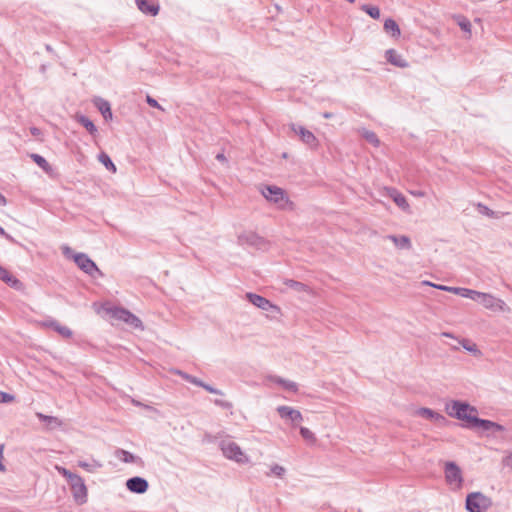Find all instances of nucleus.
Segmentation results:
<instances>
[{
	"instance_id": "nucleus-61",
	"label": "nucleus",
	"mask_w": 512,
	"mask_h": 512,
	"mask_svg": "<svg viewBox=\"0 0 512 512\" xmlns=\"http://www.w3.org/2000/svg\"><path fill=\"white\" fill-rule=\"evenodd\" d=\"M442 336H444V337H451V338L453 337L452 334L448 333V332H443Z\"/></svg>"
},
{
	"instance_id": "nucleus-9",
	"label": "nucleus",
	"mask_w": 512,
	"mask_h": 512,
	"mask_svg": "<svg viewBox=\"0 0 512 512\" xmlns=\"http://www.w3.org/2000/svg\"><path fill=\"white\" fill-rule=\"evenodd\" d=\"M247 300L253 304L254 306L264 310V311H273L279 312L280 309L278 306L272 304L268 299L262 297L261 295L255 293H247Z\"/></svg>"
},
{
	"instance_id": "nucleus-35",
	"label": "nucleus",
	"mask_w": 512,
	"mask_h": 512,
	"mask_svg": "<svg viewBox=\"0 0 512 512\" xmlns=\"http://www.w3.org/2000/svg\"><path fill=\"white\" fill-rule=\"evenodd\" d=\"M125 323L129 324L133 328L143 329L142 321L131 312L129 313L128 317L126 318Z\"/></svg>"
},
{
	"instance_id": "nucleus-46",
	"label": "nucleus",
	"mask_w": 512,
	"mask_h": 512,
	"mask_svg": "<svg viewBox=\"0 0 512 512\" xmlns=\"http://www.w3.org/2000/svg\"><path fill=\"white\" fill-rule=\"evenodd\" d=\"M185 380L199 387L200 385H203V381L192 375H185Z\"/></svg>"
},
{
	"instance_id": "nucleus-38",
	"label": "nucleus",
	"mask_w": 512,
	"mask_h": 512,
	"mask_svg": "<svg viewBox=\"0 0 512 512\" xmlns=\"http://www.w3.org/2000/svg\"><path fill=\"white\" fill-rule=\"evenodd\" d=\"M423 284L424 285H429V286H432L434 288H437L439 290H442V291H447V292H450V293H453V290H454V287H450V286H445V285H438V284H433L429 281H423Z\"/></svg>"
},
{
	"instance_id": "nucleus-37",
	"label": "nucleus",
	"mask_w": 512,
	"mask_h": 512,
	"mask_svg": "<svg viewBox=\"0 0 512 512\" xmlns=\"http://www.w3.org/2000/svg\"><path fill=\"white\" fill-rule=\"evenodd\" d=\"M55 469L58 471V473H60L63 477L66 478L67 482H70L77 475L59 465H56Z\"/></svg>"
},
{
	"instance_id": "nucleus-21",
	"label": "nucleus",
	"mask_w": 512,
	"mask_h": 512,
	"mask_svg": "<svg viewBox=\"0 0 512 512\" xmlns=\"http://www.w3.org/2000/svg\"><path fill=\"white\" fill-rule=\"evenodd\" d=\"M388 239L391 240L394 245L400 249H410L411 248V241L410 238L402 235V236H396V235H389Z\"/></svg>"
},
{
	"instance_id": "nucleus-16",
	"label": "nucleus",
	"mask_w": 512,
	"mask_h": 512,
	"mask_svg": "<svg viewBox=\"0 0 512 512\" xmlns=\"http://www.w3.org/2000/svg\"><path fill=\"white\" fill-rule=\"evenodd\" d=\"M387 194L393 199L395 204L404 211L409 210V204L404 195L398 192L395 188H388Z\"/></svg>"
},
{
	"instance_id": "nucleus-49",
	"label": "nucleus",
	"mask_w": 512,
	"mask_h": 512,
	"mask_svg": "<svg viewBox=\"0 0 512 512\" xmlns=\"http://www.w3.org/2000/svg\"><path fill=\"white\" fill-rule=\"evenodd\" d=\"M458 24L462 30L470 32L471 24L467 19H462Z\"/></svg>"
},
{
	"instance_id": "nucleus-48",
	"label": "nucleus",
	"mask_w": 512,
	"mask_h": 512,
	"mask_svg": "<svg viewBox=\"0 0 512 512\" xmlns=\"http://www.w3.org/2000/svg\"><path fill=\"white\" fill-rule=\"evenodd\" d=\"M481 293L482 292L470 289V293L467 294L466 298L472 299L474 301H479Z\"/></svg>"
},
{
	"instance_id": "nucleus-42",
	"label": "nucleus",
	"mask_w": 512,
	"mask_h": 512,
	"mask_svg": "<svg viewBox=\"0 0 512 512\" xmlns=\"http://www.w3.org/2000/svg\"><path fill=\"white\" fill-rule=\"evenodd\" d=\"M470 293V289L462 287H454L453 294L459 295L466 298L467 294Z\"/></svg>"
},
{
	"instance_id": "nucleus-13",
	"label": "nucleus",
	"mask_w": 512,
	"mask_h": 512,
	"mask_svg": "<svg viewBox=\"0 0 512 512\" xmlns=\"http://www.w3.org/2000/svg\"><path fill=\"white\" fill-rule=\"evenodd\" d=\"M127 489L133 493L142 494L148 489V482L142 477H132L126 482Z\"/></svg>"
},
{
	"instance_id": "nucleus-18",
	"label": "nucleus",
	"mask_w": 512,
	"mask_h": 512,
	"mask_svg": "<svg viewBox=\"0 0 512 512\" xmlns=\"http://www.w3.org/2000/svg\"><path fill=\"white\" fill-rule=\"evenodd\" d=\"M44 325L52 328L64 338H70L72 336V331L68 327L61 325L55 320L47 321Z\"/></svg>"
},
{
	"instance_id": "nucleus-44",
	"label": "nucleus",
	"mask_w": 512,
	"mask_h": 512,
	"mask_svg": "<svg viewBox=\"0 0 512 512\" xmlns=\"http://www.w3.org/2000/svg\"><path fill=\"white\" fill-rule=\"evenodd\" d=\"M478 208H479L480 213H482L488 217L494 216V212L491 209H489L487 206L478 204Z\"/></svg>"
},
{
	"instance_id": "nucleus-60",
	"label": "nucleus",
	"mask_w": 512,
	"mask_h": 512,
	"mask_svg": "<svg viewBox=\"0 0 512 512\" xmlns=\"http://www.w3.org/2000/svg\"><path fill=\"white\" fill-rule=\"evenodd\" d=\"M3 450H4V445L1 444L0 445V459L3 457Z\"/></svg>"
},
{
	"instance_id": "nucleus-45",
	"label": "nucleus",
	"mask_w": 512,
	"mask_h": 512,
	"mask_svg": "<svg viewBox=\"0 0 512 512\" xmlns=\"http://www.w3.org/2000/svg\"><path fill=\"white\" fill-rule=\"evenodd\" d=\"M200 387L204 388L206 391H208L209 393H212V394H217V395L223 394L220 390H218L204 382H203V385H200Z\"/></svg>"
},
{
	"instance_id": "nucleus-15",
	"label": "nucleus",
	"mask_w": 512,
	"mask_h": 512,
	"mask_svg": "<svg viewBox=\"0 0 512 512\" xmlns=\"http://www.w3.org/2000/svg\"><path fill=\"white\" fill-rule=\"evenodd\" d=\"M386 60L392 65L400 68L408 67L407 61L394 49L386 51Z\"/></svg>"
},
{
	"instance_id": "nucleus-12",
	"label": "nucleus",
	"mask_w": 512,
	"mask_h": 512,
	"mask_svg": "<svg viewBox=\"0 0 512 512\" xmlns=\"http://www.w3.org/2000/svg\"><path fill=\"white\" fill-rule=\"evenodd\" d=\"M277 412L281 418L290 420L293 425H296L303 420L301 412L290 406H279L277 408Z\"/></svg>"
},
{
	"instance_id": "nucleus-24",
	"label": "nucleus",
	"mask_w": 512,
	"mask_h": 512,
	"mask_svg": "<svg viewBox=\"0 0 512 512\" xmlns=\"http://www.w3.org/2000/svg\"><path fill=\"white\" fill-rule=\"evenodd\" d=\"M78 466L82 469L86 470L87 472L94 473L98 469H100L103 465L100 461L93 459L91 462L87 461H78Z\"/></svg>"
},
{
	"instance_id": "nucleus-23",
	"label": "nucleus",
	"mask_w": 512,
	"mask_h": 512,
	"mask_svg": "<svg viewBox=\"0 0 512 512\" xmlns=\"http://www.w3.org/2000/svg\"><path fill=\"white\" fill-rule=\"evenodd\" d=\"M115 456L117 459L125 463H135L138 460L137 456L124 449H117L115 451Z\"/></svg>"
},
{
	"instance_id": "nucleus-34",
	"label": "nucleus",
	"mask_w": 512,
	"mask_h": 512,
	"mask_svg": "<svg viewBox=\"0 0 512 512\" xmlns=\"http://www.w3.org/2000/svg\"><path fill=\"white\" fill-rule=\"evenodd\" d=\"M361 9L373 19H378L380 17V10L376 6L363 5Z\"/></svg>"
},
{
	"instance_id": "nucleus-36",
	"label": "nucleus",
	"mask_w": 512,
	"mask_h": 512,
	"mask_svg": "<svg viewBox=\"0 0 512 512\" xmlns=\"http://www.w3.org/2000/svg\"><path fill=\"white\" fill-rule=\"evenodd\" d=\"M300 434L307 442L314 443L316 441L314 433L306 427L300 428Z\"/></svg>"
},
{
	"instance_id": "nucleus-8",
	"label": "nucleus",
	"mask_w": 512,
	"mask_h": 512,
	"mask_svg": "<svg viewBox=\"0 0 512 512\" xmlns=\"http://www.w3.org/2000/svg\"><path fill=\"white\" fill-rule=\"evenodd\" d=\"M74 262L77 266L86 274L90 276H94L95 273L102 274L98 269L94 261H92L86 254L84 253H76L72 255Z\"/></svg>"
},
{
	"instance_id": "nucleus-5",
	"label": "nucleus",
	"mask_w": 512,
	"mask_h": 512,
	"mask_svg": "<svg viewBox=\"0 0 512 512\" xmlns=\"http://www.w3.org/2000/svg\"><path fill=\"white\" fill-rule=\"evenodd\" d=\"M238 243L242 246H250L258 250H266L269 246L266 239L253 231H245L239 234Z\"/></svg>"
},
{
	"instance_id": "nucleus-39",
	"label": "nucleus",
	"mask_w": 512,
	"mask_h": 512,
	"mask_svg": "<svg viewBox=\"0 0 512 512\" xmlns=\"http://www.w3.org/2000/svg\"><path fill=\"white\" fill-rule=\"evenodd\" d=\"M14 400V395L0 391V403H11Z\"/></svg>"
},
{
	"instance_id": "nucleus-51",
	"label": "nucleus",
	"mask_w": 512,
	"mask_h": 512,
	"mask_svg": "<svg viewBox=\"0 0 512 512\" xmlns=\"http://www.w3.org/2000/svg\"><path fill=\"white\" fill-rule=\"evenodd\" d=\"M30 132L33 136H39L41 134V130L37 127H31Z\"/></svg>"
},
{
	"instance_id": "nucleus-57",
	"label": "nucleus",
	"mask_w": 512,
	"mask_h": 512,
	"mask_svg": "<svg viewBox=\"0 0 512 512\" xmlns=\"http://www.w3.org/2000/svg\"><path fill=\"white\" fill-rule=\"evenodd\" d=\"M332 116H333V114H332V113H330V112H324V113H323V117H324V118H326V119H329V118H331Z\"/></svg>"
},
{
	"instance_id": "nucleus-27",
	"label": "nucleus",
	"mask_w": 512,
	"mask_h": 512,
	"mask_svg": "<svg viewBox=\"0 0 512 512\" xmlns=\"http://www.w3.org/2000/svg\"><path fill=\"white\" fill-rule=\"evenodd\" d=\"M359 132H360L361 136L363 138H365V140L368 141L370 144H372L375 147L379 146L380 141H379L377 135L373 131L363 128V129L359 130Z\"/></svg>"
},
{
	"instance_id": "nucleus-22",
	"label": "nucleus",
	"mask_w": 512,
	"mask_h": 512,
	"mask_svg": "<svg viewBox=\"0 0 512 512\" xmlns=\"http://www.w3.org/2000/svg\"><path fill=\"white\" fill-rule=\"evenodd\" d=\"M284 284L296 292H306V293L312 292V290L310 289L309 286H307L306 284L299 282V281L287 279L284 281Z\"/></svg>"
},
{
	"instance_id": "nucleus-14",
	"label": "nucleus",
	"mask_w": 512,
	"mask_h": 512,
	"mask_svg": "<svg viewBox=\"0 0 512 512\" xmlns=\"http://www.w3.org/2000/svg\"><path fill=\"white\" fill-rule=\"evenodd\" d=\"M0 279L14 289H21L22 283L6 268L0 265Z\"/></svg>"
},
{
	"instance_id": "nucleus-28",
	"label": "nucleus",
	"mask_w": 512,
	"mask_h": 512,
	"mask_svg": "<svg viewBox=\"0 0 512 512\" xmlns=\"http://www.w3.org/2000/svg\"><path fill=\"white\" fill-rule=\"evenodd\" d=\"M478 427L484 431H490L491 427H497V423L490 421V420L480 419V418L476 417V419H474L473 428H478Z\"/></svg>"
},
{
	"instance_id": "nucleus-4",
	"label": "nucleus",
	"mask_w": 512,
	"mask_h": 512,
	"mask_svg": "<svg viewBox=\"0 0 512 512\" xmlns=\"http://www.w3.org/2000/svg\"><path fill=\"white\" fill-rule=\"evenodd\" d=\"M220 448L223 455L230 460H233L239 464H245L249 462V458L242 451L240 446L230 440H222L220 443Z\"/></svg>"
},
{
	"instance_id": "nucleus-58",
	"label": "nucleus",
	"mask_w": 512,
	"mask_h": 512,
	"mask_svg": "<svg viewBox=\"0 0 512 512\" xmlns=\"http://www.w3.org/2000/svg\"><path fill=\"white\" fill-rule=\"evenodd\" d=\"M63 253L68 256L70 253H72V251L69 247H65Z\"/></svg>"
},
{
	"instance_id": "nucleus-43",
	"label": "nucleus",
	"mask_w": 512,
	"mask_h": 512,
	"mask_svg": "<svg viewBox=\"0 0 512 512\" xmlns=\"http://www.w3.org/2000/svg\"><path fill=\"white\" fill-rule=\"evenodd\" d=\"M146 102L151 106V107H154V108H157V109H160L162 111H164V108L154 99L152 98L151 96L147 95L146 96Z\"/></svg>"
},
{
	"instance_id": "nucleus-1",
	"label": "nucleus",
	"mask_w": 512,
	"mask_h": 512,
	"mask_svg": "<svg viewBox=\"0 0 512 512\" xmlns=\"http://www.w3.org/2000/svg\"><path fill=\"white\" fill-rule=\"evenodd\" d=\"M446 412L450 417L465 422V427L473 428L474 419L477 417V409L467 402L453 400L446 404Z\"/></svg>"
},
{
	"instance_id": "nucleus-33",
	"label": "nucleus",
	"mask_w": 512,
	"mask_h": 512,
	"mask_svg": "<svg viewBox=\"0 0 512 512\" xmlns=\"http://www.w3.org/2000/svg\"><path fill=\"white\" fill-rule=\"evenodd\" d=\"M32 160L41 167L44 171H48L50 169L49 163L46 161L44 157L39 154H31Z\"/></svg>"
},
{
	"instance_id": "nucleus-19",
	"label": "nucleus",
	"mask_w": 512,
	"mask_h": 512,
	"mask_svg": "<svg viewBox=\"0 0 512 512\" xmlns=\"http://www.w3.org/2000/svg\"><path fill=\"white\" fill-rule=\"evenodd\" d=\"M417 414L424 418L434 420L435 422H438V423L446 421V419L443 415H441L429 408H420L419 410H417Z\"/></svg>"
},
{
	"instance_id": "nucleus-7",
	"label": "nucleus",
	"mask_w": 512,
	"mask_h": 512,
	"mask_svg": "<svg viewBox=\"0 0 512 512\" xmlns=\"http://www.w3.org/2000/svg\"><path fill=\"white\" fill-rule=\"evenodd\" d=\"M479 302L491 311L510 312V307L502 299L489 293L482 292Z\"/></svg>"
},
{
	"instance_id": "nucleus-59",
	"label": "nucleus",
	"mask_w": 512,
	"mask_h": 512,
	"mask_svg": "<svg viewBox=\"0 0 512 512\" xmlns=\"http://www.w3.org/2000/svg\"><path fill=\"white\" fill-rule=\"evenodd\" d=\"M176 373H177L178 375H180L183 379H185V375H188L187 373L182 372V371H180V370H177V371H176Z\"/></svg>"
},
{
	"instance_id": "nucleus-26",
	"label": "nucleus",
	"mask_w": 512,
	"mask_h": 512,
	"mask_svg": "<svg viewBox=\"0 0 512 512\" xmlns=\"http://www.w3.org/2000/svg\"><path fill=\"white\" fill-rule=\"evenodd\" d=\"M384 30L390 33L393 37L400 36V28L393 19H387L384 23Z\"/></svg>"
},
{
	"instance_id": "nucleus-54",
	"label": "nucleus",
	"mask_w": 512,
	"mask_h": 512,
	"mask_svg": "<svg viewBox=\"0 0 512 512\" xmlns=\"http://www.w3.org/2000/svg\"><path fill=\"white\" fill-rule=\"evenodd\" d=\"M216 159H217L218 161H221V162H226V161H227V159H226V157H225V155H224L223 153H218V154L216 155Z\"/></svg>"
},
{
	"instance_id": "nucleus-20",
	"label": "nucleus",
	"mask_w": 512,
	"mask_h": 512,
	"mask_svg": "<svg viewBox=\"0 0 512 512\" xmlns=\"http://www.w3.org/2000/svg\"><path fill=\"white\" fill-rule=\"evenodd\" d=\"M94 104L106 120L112 118L111 107L108 101L98 97L94 100Z\"/></svg>"
},
{
	"instance_id": "nucleus-56",
	"label": "nucleus",
	"mask_w": 512,
	"mask_h": 512,
	"mask_svg": "<svg viewBox=\"0 0 512 512\" xmlns=\"http://www.w3.org/2000/svg\"><path fill=\"white\" fill-rule=\"evenodd\" d=\"M6 203H7V200H6L5 196L0 193V205L4 206V205H6Z\"/></svg>"
},
{
	"instance_id": "nucleus-40",
	"label": "nucleus",
	"mask_w": 512,
	"mask_h": 512,
	"mask_svg": "<svg viewBox=\"0 0 512 512\" xmlns=\"http://www.w3.org/2000/svg\"><path fill=\"white\" fill-rule=\"evenodd\" d=\"M271 473L278 477H282L285 473V468L278 464H275L271 467Z\"/></svg>"
},
{
	"instance_id": "nucleus-17",
	"label": "nucleus",
	"mask_w": 512,
	"mask_h": 512,
	"mask_svg": "<svg viewBox=\"0 0 512 512\" xmlns=\"http://www.w3.org/2000/svg\"><path fill=\"white\" fill-rule=\"evenodd\" d=\"M136 4L138 9L145 14L155 16L159 12V5L149 0H136Z\"/></svg>"
},
{
	"instance_id": "nucleus-3",
	"label": "nucleus",
	"mask_w": 512,
	"mask_h": 512,
	"mask_svg": "<svg viewBox=\"0 0 512 512\" xmlns=\"http://www.w3.org/2000/svg\"><path fill=\"white\" fill-rule=\"evenodd\" d=\"M491 506V499L481 492H472L466 497V509L469 512H486Z\"/></svg>"
},
{
	"instance_id": "nucleus-63",
	"label": "nucleus",
	"mask_w": 512,
	"mask_h": 512,
	"mask_svg": "<svg viewBox=\"0 0 512 512\" xmlns=\"http://www.w3.org/2000/svg\"><path fill=\"white\" fill-rule=\"evenodd\" d=\"M346 1L349 2V3H354L355 2V0H346Z\"/></svg>"
},
{
	"instance_id": "nucleus-11",
	"label": "nucleus",
	"mask_w": 512,
	"mask_h": 512,
	"mask_svg": "<svg viewBox=\"0 0 512 512\" xmlns=\"http://www.w3.org/2000/svg\"><path fill=\"white\" fill-rule=\"evenodd\" d=\"M261 193L268 201L276 204L285 200L284 191L277 186H265L261 189Z\"/></svg>"
},
{
	"instance_id": "nucleus-62",
	"label": "nucleus",
	"mask_w": 512,
	"mask_h": 512,
	"mask_svg": "<svg viewBox=\"0 0 512 512\" xmlns=\"http://www.w3.org/2000/svg\"><path fill=\"white\" fill-rule=\"evenodd\" d=\"M46 49H47L48 51H51V50H52V48H51L49 45H47V46H46Z\"/></svg>"
},
{
	"instance_id": "nucleus-2",
	"label": "nucleus",
	"mask_w": 512,
	"mask_h": 512,
	"mask_svg": "<svg viewBox=\"0 0 512 512\" xmlns=\"http://www.w3.org/2000/svg\"><path fill=\"white\" fill-rule=\"evenodd\" d=\"M444 475L446 483L452 490H460L462 488L464 482L462 470L455 462H445Z\"/></svg>"
},
{
	"instance_id": "nucleus-32",
	"label": "nucleus",
	"mask_w": 512,
	"mask_h": 512,
	"mask_svg": "<svg viewBox=\"0 0 512 512\" xmlns=\"http://www.w3.org/2000/svg\"><path fill=\"white\" fill-rule=\"evenodd\" d=\"M110 313L113 318L126 322V318L128 317L130 311L124 308H113L110 310Z\"/></svg>"
},
{
	"instance_id": "nucleus-31",
	"label": "nucleus",
	"mask_w": 512,
	"mask_h": 512,
	"mask_svg": "<svg viewBox=\"0 0 512 512\" xmlns=\"http://www.w3.org/2000/svg\"><path fill=\"white\" fill-rule=\"evenodd\" d=\"M98 160L106 167L107 170L111 171L112 173L116 172V166L105 152H102L98 155Z\"/></svg>"
},
{
	"instance_id": "nucleus-10",
	"label": "nucleus",
	"mask_w": 512,
	"mask_h": 512,
	"mask_svg": "<svg viewBox=\"0 0 512 512\" xmlns=\"http://www.w3.org/2000/svg\"><path fill=\"white\" fill-rule=\"evenodd\" d=\"M290 128L295 134H297L300 137L303 143L312 148L317 147L318 140L311 131L307 130L302 126H297L295 124H291Z\"/></svg>"
},
{
	"instance_id": "nucleus-30",
	"label": "nucleus",
	"mask_w": 512,
	"mask_h": 512,
	"mask_svg": "<svg viewBox=\"0 0 512 512\" xmlns=\"http://www.w3.org/2000/svg\"><path fill=\"white\" fill-rule=\"evenodd\" d=\"M77 121L81 125H83L91 135H95L96 134L97 128H96L94 123L89 118H87L84 115H80V116L77 117Z\"/></svg>"
},
{
	"instance_id": "nucleus-50",
	"label": "nucleus",
	"mask_w": 512,
	"mask_h": 512,
	"mask_svg": "<svg viewBox=\"0 0 512 512\" xmlns=\"http://www.w3.org/2000/svg\"><path fill=\"white\" fill-rule=\"evenodd\" d=\"M0 236L5 237L11 243H16L15 239L10 234L6 233L5 230L1 226H0Z\"/></svg>"
},
{
	"instance_id": "nucleus-47",
	"label": "nucleus",
	"mask_w": 512,
	"mask_h": 512,
	"mask_svg": "<svg viewBox=\"0 0 512 512\" xmlns=\"http://www.w3.org/2000/svg\"><path fill=\"white\" fill-rule=\"evenodd\" d=\"M502 464L505 467L512 469V451L509 452L502 460Z\"/></svg>"
},
{
	"instance_id": "nucleus-25",
	"label": "nucleus",
	"mask_w": 512,
	"mask_h": 512,
	"mask_svg": "<svg viewBox=\"0 0 512 512\" xmlns=\"http://www.w3.org/2000/svg\"><path fill=\"white\" fill-rule=\"evenodd\" d=\"M271 380L274 381L275 383L281 385L284 389H286L288 391H291V392H297L298 391V386L293 381H289V380L283 379V378L278 377V376H273L271 378Z\"/></svg>"
},
{
	"instance_id": "nucleus-41",
	"label": "nucleus",
	"mask_w": 512,
	"mask_h": 512,
	"mask_svg": "<svg viewBox=\"0 0 512 512\" xmlns=\"http://www.w3.org/2000/svg\"><path fill=\"white\" fill-rule=\"evenodd\" d=\"M37 417L41 420V421H45V422H49V423H57L59 424V420L58 418L56 417H53V416H47V415H44L42 413H37Z\"/></svg>"
},
{
	"instance_id": "nucleus-55",
	"label": "nucleus",
	"mask_w": 512,
	"mask_h": 512,
	"mask_svg": "<svg viewBox=\"0 0 512 512\" xmlns=\"http://www.w3.org/2000/svg\"><path fill=\"white\" fill-rule=\"evenodd\" d=\"M215 404L220 405L222 407H229L230 406L229 403H226V402L221 401V400H215Z\"/></svg>"
},
{
	"instance_id": "nucleus-53",
	"label": "nucleus",
	"mask_w": 512,
	"mask_h": 512,
	"mask_svg": "<svg viewBox=\"0 0 512 512\" xmlns=\"http://www.w3.org/2000/svg\"><path fill=\"white\" fill-rule=\"evenodd\" d=\"M413 196L415 197H424L425 196V192L421 191V190H417V191H411L410 192Z\"/></svg>"
},
{
	"instance_id": "nucleus-6",
	"label": "nucleus",
	"mask_w": 512,
	"mask_h": 512,
	"mask_svg": "<svg viewBox=\"0 0 512 512\" xmlns=\"http://www.w3.org/2000/svg\"><path fill=\"white\" fill-rule=\"evenodd\" d=\"M74 501L82 505L87 502L88 491L84 480L79 475H76L70 482H68Z\"/></svg>"
},
{
	"instance_id": "nucleus-52",
	"label": "nucleus",
	"mask_w": 512,
	"mask_h": 512,
	"mask_svg": "<svg viewBox=\"0 0 512 512\" xmlns=\"http://www.w3.org/2000/svg\"><path fill=\"white\" fill-rule=\"evenodd\" d=\"M493 433L495 432H502L504 431V427L497 423V427H491V430Z\"/></svg>"
},
{
	"instance_id": "nucleus-29",
	"label": "nucleus",
	"mask_w": 512,
	"mask_h": 512,
	"mask_svg": "<svg viewBox=\"0 0 512 512\" xmlns=\"http://www.w3.org/2000/svg\"><path fill=\"white\" fill-rule=\"evenodd\" d=\"M459 343L462 345V347L465 350L472 353L474 356L480 357L482 355V352L478 349V347L475 343H472L471 341H469L467 339H462L459 341Z\"/></svg>"
}]
</instances>
